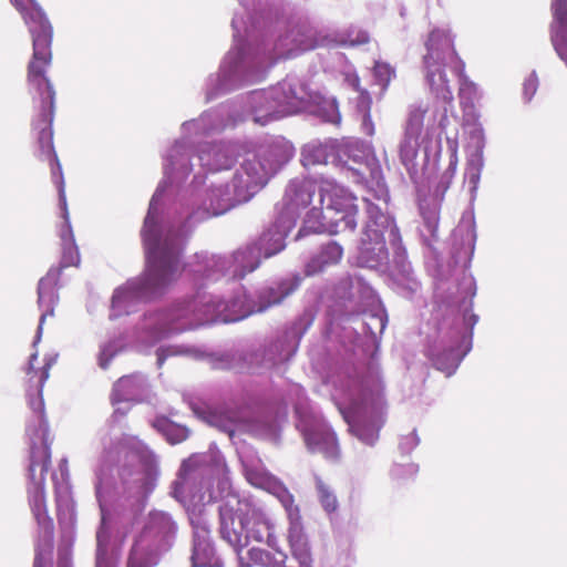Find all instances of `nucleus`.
Masks as SVG:
<instances>
[{
  "label": "nucleus",
  "mask_w": 567,
  "mask_h": 567,
  "mask_svg": "<svg viewBox=\"0 0 567 567\" xmlns=\"http://www.w3.org/2000/svg\"><path fill=\"white\" fill-rule=\"evenodd\" d=\"M207 422L212 425L220 430L221 432L227 433L230 437L235 435L237 430L239 429V423L236 416L230 414L229 412L213 410L207 414Z\"/></svg>",
  "instance_id": "41"
},
{
  "label": "nucleus",
  "mask_w": 567,
  "mask_h": 567,
  "mask_svg": "<svg viewBox=\"0 0 567 567\" xmlns=\"http://www.w3.org/2000/svg\"><path fill=\"white\" fill-rule=\"evenodd\" d=\"M467 158L464 176L465 182L468 185L470 193L472 197H474L478 188L482 171L485 165L484 148L486 145V138L484 128L480 123L473 124L467 131Z\"/></svg>",
  "instance_id": "30"
},
{
  "label": "nucleus",
  "mask_w": 567,
  "mask_h": 567,
  "mask_svg": "<svg viewBox=\"0 0 567 567\" xmlns=\"http://www.w3.org/2000/svg\"><path fill=\"white\" fill-rule=\"evenodd\" d=\"M343 255V248L337 241L323 245L320 251L312 256L305 266L307 276H313L324 270L327 266L338 264Z\"/></svg>",
  "instance_id": "38"
},
{
  "label": "nucleus",
  "mask_w": 567,
  "mask_h": 567,
  "mask_svg": "<svg viewBox=\"0 0 567 567\" xmlns=\"http://www.w3.org/2000/svg\"><path fill=\"white\" fill-rule=\"evenodd\" d=\"M371 99L368 92H362L359 96V107L362 112L361 128L364 134L372 136L374 134V124L370 115Z\"/></svg>",
  "instance_id": "48"
},
{
  "label": "nucleus",
  "mask_w": 567,
  "mask_h": 567,
  "mask_svg": "<svg viewBox=\"0 0 567 567\" xmlns=\"http://www.w3.org/2000/svg\"><path fill=\"white\" fill-rule=\"evenodd\" d=\"M361 385L360 392L349 393V402L340 405V413L348 424L350 434L360 443L373 447L386 422L384 386L377 368L372 369L369 379Z\"/></svg>",
  "instance_id": "14"
},
{
  "label": "nucleus",
  "mask_w": 567,
  "mask_h": 567,
  "mask_svg": "<svg viewBox=\"0 0 567 567\" xmlns=\"http://www.w3.org/2000/svg\"><path fill=\"white\" fill-rule=\"evenodd\" d=\"M32 37L33 54L28 68V84L32 95L34 116L32 132L37 141L34 155L42 162H47L51 168L52 182L59 193V203L62 209L63 223L59 230L61 239L62 257L59 266L61 271L80 264V254L75 244L65 197V185L62 167L53 145V120L55 111V91L47 78V68L51 63L52 33H30Z\"/></svg>",
  "instance_id": "5"
},
{
  "label": "nucleus",
  "mask_w": 567,
  "mask_h": 567,
  "mask_svg": "<svg viewBox=\"0 0 567 567\" xmlns=\"http://www.w3.org/2000/svg\"><path fill=\"white\" fill-rule=\"evenodd\" d=\"M477 239L475 218L472 213L462 216L452 233L451 257L455 266L467 269L471 265Z\"/></svg>",
  "instance_id": "29"
},
{
  "label": "nucleus",
  "mask_w": 567,
  "mask_h": 567,
  "mask_svg": "<svg viewBox=\"0 0 567 567\" xmlns=\"http://www.w3.org/2000/svg\"><path fill=\"white\" fill-rule=\"evenodd\" d=\"M243 13L231 20L234 43L220 60L218 70L207 75L202 86L205 103L264 81L280 60L293 59L316 48L312 30L306 24H289L271 32L254 28L257 0H237Z\"/></svg>",
  "instance_id": "4"
},
{
  "label": "nucleus",
  "mask_w": 567,
  "mask_h": 567,
  "mask_svg": "<svg viewBox=\"0 0 567 567\" xmlns=\"http://www.w3.org/2000/svg\"><path fill=\"white\" fill-rule=\"evenodd\" d=\"M421 223L417 227L420 239L424 246L433 249L437 241V230L440 223L439 207L436 204H420Z\"/></svg>",
  "instance_id": "36"
},
{
  "label": "nucleus",
  "mask_w": 567,
  "mask_h": 567,
  "mask_svg": "<svg viewBox=\"0 0 567 567\" xmlns=\"http://www.w3.org/2000/svg\"><path fill=\"white\" fill-rule=\"evenodd\" d=\"M239 144L234 141L203 143L197 148V162L203 174L230 169L237 162Z\"/></svg>",
  "instance_id": "28"
},
{
  "label": "nucleus",
  "mask_w": 567,
  "mask_h": 567,
  "mask_svg": "<svg viewBox=\"0 0 567 567\" xmlns=\"http://www.w3.org/2000/svg\"><path fill=\"white\" fill-rule=\"evenodd\" d=\"M319 197L321 207H313L307 213L296 239L320 233L352 234L358 225L357 197L333 179H323L320 183Z\"/></svg>",
  "instance_id": "15"
},
{
  "label": "nucleus",
  "mask_w": 567,
  "mask_h": 567,
  "mask_svg": "<svg viewBox=\"0 0 567 567\" xmlns=\"http://www.w3.org/2000/svg\"><path fill=\"white\" fill-rule=\"evenodd\" d=\"M338 151L341 159H337V163H342L348 178L357 184H364L371 196L386 206L390 194L375 156L369 154L364 147L359 148L357 143L338 145Z\"/></svg>",
  "instance_id": "22"
},
{
  "label": "nucleus",
  "mask_w": 567,
  "mask_h": 567,
  "mask_svg": "<svg viewBox=\"0 0 567 567\" xmlns=\"http://www.w3.org/2000/svg\"><path fill=\"white\" fill-rule=\"evenodd\" d=\"M296 225L276 214L275 221L259 238L229 254L202 251L195 254L186 267L195 286L208 288L224 281L230 286L228 298L214 292H197L194 308L196 320H219L224 323L237 322L254 313L265 312L281 303L300 286L301 279L291 276L260 287L252 297L240 284L248 274L261 265L262 259L271 258L286 248V238Z\"/></svg>",
  "instance_id": "1"
},
{
  "label": "nucleus",
  "mask_w": 567,
  "mask_h": 567,
  "mask_svg": "<svg viewBox=\"0 0 567 567\" xmlns=\"http://www.w3.org/2000/svg\"><path fill=\"white\" fill-rule=\"evenodd\" d=\"M425 110L413 107L410 110L404 135L419 138L423 130Z\"/></svg>",
  "instance_id": "46"
},
{
  "label": "nucleus",
  "mask_w": 567,
  "mask_h": 567,
  "mask_svg": "<svg viewBox=\"0 0 567 567\" xmlns=\"http://www.w3.org/2000/svg\"><path fill=\"white\" fill-rule=\"evenodd\" d=\"M102 452L95 468V496L101 512L96 530L95 567H116L111 555V533L122 540L136 524L157 486L158 461L137 436H101Z\"/></svg>",
  "instance_id": "2"
},
{
  "label": "nucleus",
  "mask_w": 567,
  "mask_h": 567,
  "mask_svg": "<svg viewBox=\"0 0 567 567\" xmlns=\"http://www.w3.org/2000/svg\"><path fill=\"white\" fill-rule=\"evenodd\" d=\"M420 443V439L415 431L408 435L401 436L399 449L403 454H410Z\"/></svg>",
  "instance_id": "50"
},
{
  "label": "nucleus",
  "mask_w": 567,
  "mask_h": 567,
  "mask_svg": "<svg viewBox=\"0 0 567 567\" xmlns=\"http://www.w3.org/2000/svg\"><path fill=\"white\" fill-rule=\"evenodd\" d=\"M348 82L350 83V85L358 92H360V94L363 92V91H360V79L358 75H349L348 76Z\"/></svg>",
  "instance_id": "55"
},
{
  "label": "nucleus",
  "mask_w": 567,
  "mask_h": 567,
  "mask_svg": "<svg viewBox=\"0 0 567 567\" xmlns=\"http://www.w3.org/2000/svg\"><path fill=\"white\" fill-rule=\"evenodd\" d=\"M349 41L353 45L367 44L370 41V35L365 30H352L349 34Z\"/></svg>",
  "instance_id": "51"
},
{
  "label": "nucleus",
  "mask_w": 567,
  "mask_h": 567,
  "mask_svg": "<svg viewBox=\"0 0 567 567\" xmlns=\"http://www.w3.org/2000/svg\"><path fill=\"white\" fill-rule=\"evenodd\" d=\"M197 148L193 144L185 143L184 140L176 138L163 153H162V168L163 181L158 184L155 193L153 194L148 210L154 204L153 214V228L154 231L163 230L159 225L165 206L174 198V195L183 187L181 186L193 174L202 173L197 162Z\"/></svg>",
  "instance_id": "18"
},
{
  "label": "nucleus",
  "mask_w": 567,
  "mask_h": 567,
  "mask_svg": "<svg viewBox=\"0 0 567 567\" xmlns=\"http://www.w3.org/2000/svg\"><path fill=\"white\" fill-rule=\"evenodd\" d=\"M206 175L197 173L192 182L182 187L165 206L162 221V240L182 257L186 241L195 227L213 217L221 216L238 207L230 185H205Z\"/></svg>",
  "instance_id": "9"
},
{
  "label": "nucleus",
  "mask_w": 567,
  "mask_h": 567,
  "mask_svg": "<svg viewBox=\"0 0 567 567\" xmlns=\"http://www.w3.org/2000/svg\"><path fill=\"white\" fill-rule=\"evenodd\" d=\"M295 411L296 426L303 437L307 450L310 453L322 454L328 460H338L340 447L337 435L321 413L302 403H298Z\"/></svg>",
  "instance_id": "23"
},
{
  "label": "nucleus",
  "mask_w": 567,
  "mask_h": 567,
  "mask_svg": "<svg viewBox=\"0 0 567 567\" xmlns=\"http://www.w3.org/2000/svg\"><path fill=\"white\" fill-rule=\"evenodd\" d=\"M239 460L247 481L261 489L272 494L285 508L288 518L287 542L288 555L279 544L269 547L272 551L251 547L247 551V558L237 554L239 567L258 565L261 567H313L308 535L305 532L299 507L295 505L292 494L285 484L267 471L259 456L251 447H243L239 451Z\"/></svg>",
  "instance_id": "7"
},
{
  "label": "nucleus",
  "mask_w": 567,
  "mask_h": 567,
  "mask_svg": "<svg viewBox=\"0 0 567 567\" xmlns=\"http://www.w3.org/2000/svg\"><path fill=\"white\" fill-rule=\"evenodd\" d=\"M337 159H341V154L338 144L332 140L311 141L301 151V163L305 167L337 163Z\"/></svg>",
  "instance_id": "34"
},
{
  "label": "nucleus",
  "mask_w": 567,
  "mask_h": 567,
  "mask_svg": "<svg viewBox=\"0 0 567 567\" xmlns=\"http://www.w3.org/2000/svg\"><path fill=\"white\" fill-rule=\"evenodd\" d=\"M28 497L31 512L38 525L33 567H50L53 549V520L48 514L45 502V476L28 475Z\"/></svg>",
  "instance_id": "24"
},
{
  "label": "nucleus",
  "mask_w": 567,
  "mask_h": 567,
  "mask_svg": "<svg viewBox=\"0 0 567 567\" xmlns=\"http://www.w3.org/2000/svg\"><path fill=\"white\" fill-rule=\"evenodd\" d=\"M156 429L171 444H178L189 436V430L186 426L174 423L166 416H158L153 422Z\"/></svg>",
  "instance_id": "39"
},
{
  "label": "nucleus",
  "mask_w": 567,
  "mask_h": 567,
  "mask_svg": "<svg viewBox=\"0 0 567 567\" xmlns=\"http://www.w3.org/2000/svg\"><path fill=\"white\" fill-rule=\"evenodd\" d=\"M426 53L423 56L425 82L431 94L443 104V114L439 121L442 132L449 126L447 105L452 106L453 92L446 78L445 69H450L458 78V96L461 104L474 105L478 99V89L464 73L465 64L457 56L454 41L449 30L434 29L425 42Z\"/></svg>",
  "instance_id": "11"
},
{
  "label": "nucleus",
  "mask_w": 567,
  "mask_h": 567,
  "mask_svg": "<svg viewBox=\"0 0 567 567\" xmlns=\"http://www.w3.org/2000/svg\"><path fill=\"white\" fill-rule=\"evenodd\" d=\"M122 346L121 340H111L101 347L99 354V365L101 369L106 370L109 368L113 358L122 350Z\"/></svg>",
  "instance_id": "47"
},
{
  "label": "nucleus",
  "mask_w": 567,
  "mask_h": 567,
  "mask_svg": "<svg viewBox=\"0 0 567 567\" xmlns=\"http://www.w3.org/2000/svg\"><path fill=\"white\" fill-rule=\"evenodd\" d=\"M468 285L472 288L471 300L464 308L462 319L454 322L449 329L444 326L440 327L437 337L429 342L426 349V355L433 367L445 373L446 377H451L456 372L463 359L471 351L473 329L478 322V316L472 311L473 297L476 293L473 277L468 278Z\"/></svg>",
  "instance_id": "17"
},
{
  "label": "nucleus",
  "mask_w": 567,
  "mask_h": 567,
  "mask_svg": "<svg viewBox=\"0 0 567 567\" xmlns=\"http://www.w3.org/2000/svg\"><path fill=\"white\" fill-rule=\"evenodd\" d=\"M538 89V79L533 72L523 83V99L526 103L530 102Z\"/></svg>",
  "instance_id": "49"
},
{
  "label": "nucleus",
  "mask_w": 567,
  "mask_h": 567,
  "mask_svg": "<svg viewBox=\"0 0 567 567\" xmlns=\"http://www.w3.org/2000/svg\"><path fill=\"white\" fill-rule=\"evenodd\" d=\"M354 323L353 330L357 333L355 343L362 347L365 352L371 353V361L367 368V372L362 375H355L347 381L346 388L342 390L341 398L334 396L337 406L348 404L349 393H358L362 389V383L369 379L373 368H377L381 374L380 367L375 362L374 355L379 350L381 336L388 324V313L382 305H379L374 310L367 311L360 317L352 319Z\"/></svg>",
  "instance_id": "21"
},
{
  "label": "nucleus",
  "mask_w": 567,
  "mask_h": 567,
  "mask_svg": "<svg viewBox=\"0 0 567 567\" xmlns=\"http://www.w3.org/2000/svg\"><path fill=\"white\" fill-rule=\"evenodd\" d=\"M419 138L408 135L403 136L399 145V156L402 165L406 168L409 175L413 177L416 171L415 158L417 155Z\"/></svg>",
  "instance_id": "40"
},
{
  "label": "nucleus",
  "mask_w": 567,
  "mask_h": 567,
  "mask_svg": "<svg viewBox=\"0 0 567 567\" xmlns=\"http://www.w3.org/2000/svg\"><path fill=\"white\" fill-rule=\"evenodd\" d=\"M114 406V412L111 416V422L112 423H117L121 421V419H123L130 411V403H121V404H116V405H113Z\"/></svg>",
  "instance_id": "53"
},
{
  "label": "nucleus",
  "mask_w": 567,
  "mask_h": 567,
  "mask_svg": "<svg viewBox=\"0 0 567 567\" xmlns=\"http://www.w3.org/2000/svg\"><path fill=\"white\" fill-rule=\"evenodd\" d=\"M148 393L147 378L143 373H133L120 378L113 385L112 405L141 402Z\"/></svg>",
  "instance_id": "33"
},
{
  "label": "nucleus",
  "mask_w": 567,
  "mask_h": 567,
  "mask_svg": "<svg viewBox=\"0 0 567 567\" xmlns=\"http://www.w3.org/2000/svg\"><path fill=\"white\" fill-rule=\"evenodd\" d=\"M38 351H34L28 362L25 373L29 375L27 390L28 405L31 411L25 424V435L29 441L28 475L38 474L45 476L51 464V444L49 423L45 416L43 386L50 375V369L58 360V353L44 355V364L41 369H34Z\"/></svg>",
  "instance_id": "13"
},
{
  "label": "nucleus",
  "mask_w": 567,
  "mask_h": 567,
  "mask_svg": "<svg viewBox=\"0 0 567 567\" xmlns=\"http://www.w3.org/2000/svg\"><path fill=\"white\" fill-rule=\"evenodd\" d=\"M205 467L207 476L213 481L214 495L218 505L219 535L236 554H239L250 542L266 543L276 547L278 538L275 526L267 514L254 501L233 488L228 476V467L220 451L210 449Z\"/></svg>",
  "instance_id": "6"
},
{
  "label": "nucleus",
  "mask_w": 567,
  "mask_h": 567,
  "mask_svg": "<svg viewBox=\"0 0 567 567\" xmlns=\"http://www.w3.org/2000/svg\"><path fill=\"white\" fill-rule=\"evenodd\" d=\"M302 112H308L319 117L324 123L338 125L341 122L339 105L333 96H326L311 91L310 101Z\"/></svg>",
  "instance_id": "35"
},
{
  "label": "nucleus",
  "mask_w": 567,
  "mask_h": 567,
  "mask_svg": "<svg viewBox=\"0 0 567 567\" xmlns=\"http://www.w3.org/2000/svg\"><path fill=\"white\" fill-rule=\"evenodd\" d=\"M333 293L340 300H354L370 298L374 291L361 277L346 275L334 285Z\"/></svg>",
  "instance_id": "37"
},
{
  "label": "nucleus",
  "mask_w": 567,
  "mask_h": 567,
  "mask_svg": "<svg viewBox=\"0 0 567 567\" xmlns=\"http://www.w3.org/2000/svg\"><path fill=\"white\" fill-rule=\"evenodd\" d=\"M395 78V69L386 62L377 61L373 66V79L381 91L384 92L392 79Z\"/></svg>",
  "instance_id": "45"
},
{
  "label": "nucleus",
  "mask_w": 567,
  "mask_h": 567,
  "mask_svg": "<svg viewBox=\"0 0 567 567\" xmlns=\"http://www.w3.org/2000/svg\"><path fill=\"white\" fill-rule=\"evenodd\" d=\"M245 121L247 113L244 110V100L237 96L205 110L196 118L183 122L179 140L199 146L202 138L220 134Z\"/></svg>",
  "instance_id": "20"
},
{
  "label": "nucleus",
  "mask_w": 567,
  "mask_h": 567,
  "mask_svg": "<svg viewBox=\"0 0 567 567\" xmlns=\"http://www.w3.org/2000/svg\"><path fill=\"white\" fill-rule=\"evenodd\" d=\"M154 204L144 218L141 230L145 251L146 266L142 275L126 280L117 287L111 298L110 319L127 316L137 310L145 302L163 296L177 280L182 272L186 275L196 292L189 299L175 302L167 309L150 310L145 312L133 330V339L141 347H152L172 333L193 330L197 327L220 322L219 320H198L194 308H200L195 303L197 292H206V288L198 289L192 276L186 271V262L182 265L179 249L173 250L167 241L162 240V234L154 231L153 214Z\"/></svg>",
  "instance_id": "3"
},
{
  "label": "nucleus",
  "mask_w": 567,
  "mask_h": 567,
  "mask_svg": "<svg viewBox=\"0 0 567 567\" xmlns=\"http://www.w3.org/2000/svg\"><path fill=\"white\" fill-rule=\"evenodd\" d=\"M268 183V179L261 175L250 161L244 157L228 184L230 185L231 195L240 206L250 202Z\"/></svg>",
  "instance_id": "31"
},
{
  "label": "nucleus",
  "mask_w": 567,
  "mask_h": 567,
  "mask_svg": "<svg viewBox=\"0 0 567 567\" xmlns=\"http://www.w3.org/2000/svg\"><path fill=\"white\" fill-rule=\"evenodd\" d=\"M317 189L319 187L313 178L298 176L290 179L281 200L276 205V214L296 225L301 210L312 202Z\"/></svg>",
  "instance_id": "27"
},
{
  "label": "nucleus",
  "mask_w": 567,
  "mask_h": 567,
  "mask_svg": "<svg viewBox=\"0 0 567 567\" xmlns=\"http://www.w3.org/2000/svg\"><path fill=\"white\" fill-rule=\"evenodd\" d=\"M315 318V310L306 308L287 329L270 338L261 349L249 353L233 350L216 352L209 355V363L214 369H234L248 373L279 368L296 354L300 340Z\"/></svg>",
  "instance_id": "12"
},
{
  "label": "nucleus",
  "mask_w": 567,
  "mask_h": 567,
  "mask_svg": "<svg viewBox=\"0 0 567 567\" xmlns=\"http://www.w3.org/2000/svg\"><path fill=\"white\" fill-rule=\"evenodd\" d=\"M177 525L171 514L153 511L128 555L126 567H154L159 555L168 550L176 536Z\"/></svg>",
  "instance_id": "19"
},
{
  "label": "nucleus",
  "mask_w": 567,
  "mask_h": 567,
  "mask_svg": "<svg viewBox=\"0 0 567 567\" xmlns=\"http://www.w3.org/2000/svg\"><path fill=\"white\" fill-rule=\"evenodd\" d=\"M443 133L445 134V138H446V148H447V153L450 156V163H449V167H447L446 172L444 173V175L442 177V183H446V187H447L450 181L452 179V177L455 174L456 166H457V148H458L457 130H455V132L452 135H450L446 132V128L443 131ZM441 134H442V131H441Z\"/></svg>",
  "instance_id": "43"
},
{
  "label": "nucleus",
  "mask_w": 567,
  "mask_h": 567,
  "mask_svg": "<svg viewBox=\"0 0 567 567\" xmlns=\"http://www.w3.org/2000/svg\"><path fill=\"white\" fill-rule=\"evenodd\" d=\"M207 458L195 454L184 460L178 478L172 484L171 495L184 504L193 528V567H223L210 540L209 522L205 515L206 507L217 503L213 481H209L205 467Z\"/></svg>",
  "instance_id": "10"
},
{
  "label": "nucleus",
  "mask_w": 567,
  "mask_h": 567,
  "mask_svg": "<svg viewBox=\"0 0 567 567\" xmlns=\"http://www.w3.org/2000/svg\"><path fill=\"white\" fill-rule=\"evenodd\" d=\"M316 489L320 505L327 514L336 513L339 503L333 489L319 476H316Z\"/></svg>",
  "instance_id": "42"
},
{
  "label": "nucleus",
  "mask_w": 567,
  "mask_h": 567,
  "mask_svg": "<svg viewBox=\"0 0 567 567\" xmlns=\"http://www.w3.org/2000/svg\"><path fill=\"white\" fill-rule=\"evenodd\" d=\"M260 434L275 439L278 435V424L276 421H267L264 424V427L260 432Z\"/></svg>",
  "instance_id": "54"
},
{
  "label": "nucleus",
  "mask_w": 567,
  "mask_h": 567,
  "mask_svg": "<svg viewBox=\"0 0 567 567\" xmlns=\"http://www.w3.org/2000/svg\"><path fill=\"white\" fill-rule=\"evenodd\" d=\"M362 202L367 216L358 246V266L379 272L389 271L398 293L412 298L421 284L414 275L394 218L370 197H363Z\"/></svg>",
  "instance_id": "8"
},
{
  "label": "nucleus",
  "mask_w": 567,
  "mask_h": 567,
  "mask_svg": "<svg viewBox=\"0 0 567 567\" xmlns=\"http://www.w3.org/2000/svg\"><path fill=\"white\" fill-rule=\"evenodd\" d=\"M295 147L282 136L271 137L245 157L265 176L268 182L274 178L292 159Z\"/></svg>",
  "instance_id": "25"
},
{
  "label": "nucleus",
  "mask_w": 567,
  "mask_h": 567,
  "mask_svg": "<svg viewBox=\"0 0 567 567\" xmlns=\"http://www.w3.org/2000/svg\"><path fill=\"white\" fill-rule=\"evenodd\" d=\"M61 277V269L51 267L47 275L42 277L38 282V307L41 310L39 324L32 347L35 348L41 341L43 324L48 317L54 316L55 307L59 303V281Z\"/></svg>",
  "instance_id": "32"
},
{
  "label": "nucleus",
  "mask_w": 567,
  "mask_h": 567,
  "mask_svg": "<svg viewBox=\"0 0 567 567\" xmlns=\"http://www.w3.org/2000/svg\"><path fill=\"white\" fill-rule=\"evenodd\" d=\"M409 470L414 474L417 471V467L414 464H411L409 465Z\"/></svg>",
  "instance_id": "56"
},
{
  "label": "nucleus",
  "mask_w": 567,
  "mask_h": 567,
  "mask_svg": "<svg viewBox=\"0 0 567 567\" xmlns=\"http://www.w3.org/2000/svg\"><path fill=\"white\" fill-rule=\"evenodd\" d=\"M56 567H72L71 549L69 545L59 547Z\"/></svg>",
  "instance_id": "52"
},
{
  "label": "nucleus",
  "mask_w": 567,
  "mask_h": 567,
  "mask_svg": "<svg viewBox=\"0 0 567 567\" xmlns=\"http://www.w3.org/2000/svg\"><path fill=\"white\" fill-rule=\"evenodd\" d=\"M310 96L308 84L298 75L288 74L276 85L251 91L239 97L244 100L247 120L251 118L256 124L265 126L272 121L302 112Z\"/></svg>",
  "instance_id": "16"
},
{
  "label": "nucleus",
  "mask_w": 567,
  "mask_h": 567,
  "mask_svg": "<svg viewBox=\"0 0 567 567\" xmlns=\"http://www.w3.org/2000/svg\"><path fill=\"white\" fill-rule=\"evenodd\" d=\"M195 350L187 346L179 344H167L162 346L156 350V364L161 368L167 358L169 357H178V355H194Z\"/></svg>",
  "instance_id": "44"
},
{
  "label": "nucleus",
  "mask_w": 567,
  "mask_h": 567,
  "mask_svg": "<svg viewBox=\"0 0 567 567\" xmlns=\"http://www.w3.org/2000/svg\"><path fill=\"white\" fill-rule=\"evenodd\" d=\"M54 485L58 522L62 530V537L71 539L74 535L76 513L72 497L68 460L62 458L59 470L52 473Z\"/></svg>",
  "instance_id": "26"
}]
</instances>
